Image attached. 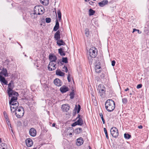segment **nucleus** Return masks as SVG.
<instances>
[{"mask_svg":"<svg viewBox=\"0 0 149 149\" xmlns=\"http://www.w3.org/2000/svg\"><path fill=\"white\" fill-rule=\"evenodd\" d=\"M123 103L124 104H126L127 102V98H124L122 99Z\"/></svg>","mask_w":149,"mask_h":149,"instance_id":"c9c22d12","label":"nucleus"},{"mask_svg":"<svg viewBox=\"0 0 149 149\" xmlns=\"http://www.w3.org/2000/svg\"><path fill=\"white\" fill-rule=\"evenodd\" d=\"M3 114L4 115V117L6 119H7L8 118V116L6 114V112H5V111L3 112Z\"/></svg>","mask_w":149,"mask_h":149,"instance_id":"a19ab883","label":"nucleus"},{"mask_svg":"<svg viewBox=\"0 0 149 149\" xmlns=\"http://www.w3.org/2000/svg\"><path fill=\"white\" fill-rule=\"evenodd\" d=\"M130 95H132V94L131 93H130Z\"/></svg>","mask_w":149,"mask_h":149,"instance_id":"bf43d9fd","label":"nucleus"},{"mask_svg":"<svg viewBox=\"0 0 149 149\" xmlns=\"http://www.w3.org/2000/svg\"><path fill=\"white\" fill-rule=\"evenodd\" d=\"M70 108L68 104H63L62 106V109L64 111H67Z\"/></svg>","mask_w":149,"mask_h":149,"instance_id":"2eb2a0df","label":"nucleus"},{"mask_svg":"<svg viewBox=\"0 0 149 149\" xmlns=\"http://www.w3.org/2000/svg\"><path fill=\"white\" fill-rule=\"evenodd\" d=\"M1 149H7L5 148H3Z\"/></svg>","mask_w":149,"mask_h":149,"instance_id":"5fc2aeb1","label":"nucleus"},{"mask_svg":"<svg viewBox=\"0 0 149 149\" xmlns=\"http://www.w3.org/2000/svg\"><path fill=\"white\" fill-rule=\"evenodd\" d=\"M85 34L86 36L88 37L89 34V30L87 28H86L85 29Z\"/></svg>","mask_w":149,"mask_h":149,"instance_id":"473e14b6","label":"nucleus"},{"mask_svg":"<svg viewBox=\"0 0 149 149\" xmlns=\"http://www.w3.org/2000/svg\"><path fill=\"white\" fill-rule=\"evenodd\" d=\"M0 81L1 82L4 83L5 85L7 84V81L6 80L5 78L2 76H0Z\"/></svg>","mask_w":149,"mask_h":149,"instance_id":"412c9836","label":"nucleus"},{"mask_svg":"<svg viewBox=\"0 0 149 149\" xmlns=\"http://www.w3.org/2000/svg\"><path fill=\"white\" fill-rule=\"evenodd\" d=\"M110 132L112 136L115 138L117 137L118 136V130L116 127H112L110 130Z\"/></svg>","mask_w":149,"mask_h":149,"instance_id":"423d86ee","label":"nucleus"},{"mask_svg":"<svg viewBox=\"0 0 149 149\" xmlns=\"http://www.w3.org/2000/svg\"><path fill=\"white\" fill-rule=\"evenodd\" d=\"M49 59L50 61V62H52L55 63L57 60L56 56H49Z\"/></svg>","mask_w":149,"mask_h":149,"instance_id":"393cba45","label":"nucleus"},{"mask_svg":"<svg viewBox=\"0 0 149 149\" xmlns=\"http://www.w3.org/2000/svg\"><path fill=\"white\" fill-rule=\"evenodd\" d=\"M77 106H76V107H75V109L76 108H77Z\"/></svg>","mask_w":149,"mask_h":149,"instance_id":"6e6d98bb","label":"nucleus"},{"mask_svg":"<svg viewBox=\"0 0 149 149\" xmlns=\"http://www.w3.org/2000/svg\"><path fill=\"white\" fill-rule=\"evenodd\" d=\"M1 74H2L5 77H8V73L7 70L6 69L3 68L1 72Z\"/></svg>","mask_w":149,"mask_h":149,"instance_id":"aec40b11","label":"nucleus"},{"mask_svg":"<svg viewBox=\"0 0 149 149\" xmlns=\"http://www.w3.org/2000/svg\"><path fill=\"white\" fill-rule=\"evenodd\" d=\"M49 56H52V55H51V54H50L49 55Z\"/></svg>","mask_w":149,"mask_h":149,"instance_id":"4d7b16f0","label":"nucleus"},{"mask_svg":"<svg viewBox=\"0 0 149 149\" xmlns=\"http://www.w3.org/2000/svg\"><path fill=\"white\" fill-rule=\"evenodd\" d=\"M82 132V129L81 128H77L75 130V132L76 134H79Z\"/></svg>","mask_w":149,"mask_h":149,"instance_id":"bb28decb","label":"nucleus"},{"mask_svg":"<svg viewBox=\"0 0 149 149\" xmlns=\"http://www.w3.org/2000/svg\"><path fill=\"white\" fill-rule=\"evenodd\" d=\"M138 128L139 129H142L143 128V126L142 125H140L138 126Z\"/></svg>","mask_w":149,"mask_h":149,"instance_id":"de8ad7c7","label":"nucleus"},{"mask_svg":"<svg viewBox=\"0 0 149 149\" xmlns=\"http://www.w3.org/2000/svg\"><path fill=\"white\" fill-rule=\"evenodd\" d=\"M106 109L109 112L112 111L115 108V103L111 99L108 100L106 101L105 104Z\"/></svg>","mask_w":149,"mask_h":149,"instance_id":"f03ea898","label":"nucleus"},{"mask_svg":"<svg viewBox=\"0 0 149 149\" xmlns=\"http://www.w3.org/2000/svg\"><path fill=\"white\" fill-rule=\"evenodd\" d=\"M142 85L141 84H139L137 85L136 88L138 89L142 87Z\"/></svg>","mask_w":149,"mask_h":149,"instance_id":"79ce46f5","label":"nucleus"},{"mask_svg":"<svg viewBox=\"0 0 149 149\" xmlns=\"http://www.w3.org/2000/svg\"><path fill=\"white\" fill-rule=\"evenodd\" d=\"M95 11L91 9H90L89 10V15L90 16H91L94 15L95 13Z\"/></svg>","mask_w":149,"mask_h":149,"instance_id":"c85d7f7f","label":"nucleus"},{"mask_svg":"<svg viewBox=\"0 0 149 149\" xmlns=\"http://www.w3.org/2000/svg\"><path fill=\"white\" fill-rule=\"evenodd\" d=\"M80 108H81V107L80 106V105H78V109H77V113H78L80 111Z\"/></svg>","mask_w":149,"mask_h":149,"instance_id":"c03bdc74","label":"nucleus"},{"mask_svg":"<svg viewBox=\"0 0 149 149\" xmlns=\"http://www.w3.org/2000/svg\"><path fill=\"white\" fill-rule=\"evenodd\" d=\"M26 146L28 147H30L33 145V143L32 140L30 138H28L26 140Z\"/></svg>","mask_w":149,"mask_h":149,"instance_id":"f8f14e48","label":"nucleus"},{"mask_svg":"<svg viewBox=\"0 0 149 149\" xmlns=\"http://www.w3.org/2000/svg\"><path fill=\"white\" fill-rule=\"evenodd\" d=\"M97 49L93 47L90 48L88 51L89 56H96L97 55Z\"/></svg>","mask_w":149,"mask_h":149,"instance_id":"39448f33","label":"nucleus"},{"mask_svg":"<svg viewBox=\"0 0 149 149\" xmlns=\"http://www.w3.org/2000/svg\"><path fill=\"white\" fill-rule=\"evenodd\" d=\"M56 74L57 75L61 76H64L65 74L63 72H62L60 70H57L56 71Z\"/></svg>","mask_w":149,"mask_h":149,"instance_id":"5701e85b","label":"nucleus"},{"mask_svg":"<svg viewBox=\"0 0 149 149\" xmlns=\"http://www.w3.org/2000/svg\"><path fill=\"white\" fill-rule=\"evenodd\" d=\"M93 0L95 1H96V0Z\"/></svg>","mask_w":149,"mask_h":149,"instance_id":"052dcab7","label":"nucleus"},{"mask_svg":"<svg viewBox=\"0 0 149 149\" xmlns=\"http://www.w3.org/2000/svg\"><path fill=\"white\" fill-rule=\"evenodd\" d=\"M116 62L114 60H113L111 62V65L112 66H113L115 65Z\"/></svg>","mask_w":149,"mask_h":149,"instance_id":"37998d69","label":"nucleus"},{"mask_svg":"<svg viewBox=\"0 0 149 149\" xmlns=\"http://www.w3.org/2000/svg\"><path fill=\"white\" fill-rule=\"evenodd\" d=\"M99 115L101 118L103 123L104 124L105 123V120L104 118L102 113H99Z\"/></svg>","mask_w":149,"mask_h":149,"instance_id":"7c9ffc66","label":"nucleus"},{"mask_svg":"<svg viewBox=\"0 0 149 149\" xmlns=\"http://www.w3.org/2000/svg\"><path fill=\"white\" fill-rule=\"evenodd\" d=\"M63 70L65 72H68V70L66 67H65V66H64L63 67Z\"/></svg>","mask_w":149,"mask_h":149,"instance_id":"58836bf2","label":"nucleus"},{"mask_svg":"<svg viewBox=\"0 0 149 149\" xmlns=\"http://www.w3.org/2000/svg\"><path fill=\"white\" fill-rule=\"evenodd\" d=\"M74 93L73 92H71L70 94V98L72 99L74 98Z\"/></svg>","mask_w":149,"mask_h":149,"instance_id":"ea45409f","label":"nucleus"},{"mask_svg":"<svg viewBox=\"0 0 149 149\" xmlns=\"http://www.w3.org/2000/svg\"><path fill=\"white\" fill-rule=\"evenodd\" d=\"M29 133L31 136L34 137L36 134V131L34 128H32L30 130Z\"/></svg>","mask_w":149,"mask_h":149,"instance_id":"9b49d317","label":"nucleus"},{"mask_svg":"<svg viewBox=\"0 0 149 149\" xmlns=\"http://www.w3.org/2000/svg\"><path fill=\"white\" fill-rule=\"evenodd\" d=\"M4 144H4V143H2V144L1 145V146H3V145L4 146Z\"/></svg>","mask_w":149,"mask_h":149,"instance_id":"864d4df0","label":"nucleus"},{"mask_svg":"<svg viewBox=\"0 0 149 149\" xmlns=\"http://www.w3.org/2000/svg\"><path fill=\"white\" fill-rule=\"evenodd\" d=\"M80 115H78V116L76 118V119H78L77 121L73 123L72 125V126H75L76 125H81L83 124V121L82 118H80Z\"/></svg>","mask_w":149,"mask_h":149,"instance_id":"6e6552de","label":"nucleus"},{"mask_svg":"<svg viewBox=\"0 0 149 149\" xmlns=\"http://www.w3.org/2000/svg\"><path fill=\"white\" fill-rule=\"evenodd\" d=\"M88 59L90 63H92L93 60L96 61L98 60V58L96 56H88Z\"/></svg>","mask_w":149,"mask_h":149,"instance_id":"a211bd4d","label":"nucleus"},{"mask_svg":"<svg viewBox=\"0 0 149 149\" xmlns=\"http://www.w3.org/2000/svg\"><path fill=\"white\" fill-rule=\"evenodd\" d=\"M91 0H85V1H86V2H88V1H90Z\"/></svg>","mask_w":149,"mask_h":149,"instance_id":"603ef678","label":"nucleus"},{"mask_svg":"<svg viewBox=\"0 0 149 149\" xmlns=\"http://www.w3.org/2000/svg\"><path fill=\"white\" fill-rule=\"evenodd\" d=\"M62 62L65 63H68L67 58V57L63 58Z\"/></svg>","mask_w":149,"mask_h":149,"instance_id":"e433bc0d","label":"nucleus"},{"mask_svg":"<svg viewBox=\"0 0 149 149\" xmlns=\"http://www.w3.org/2000/svg\"><path fill=\"white\" fill-rule=\"evenodd\" d=\"M12 81H11L8 84V89L7 90L8 94L9 97H17L18 95V93L13 91L12 89V87L11 82Z\"/></svg>","mask_w":149,"mask_h":149,"instance_id":"7ed1b4c3","label":"nucleus"},{"mask_svg":"<svg viewBox=\"0 0 149 149\" xmlns=\"http://www.w3.org/2000/svg\"><path fill=\"white\" fill-rule=\"evenodd\" d=\"M37 14H36L34 12V13L31 14V17L33 19H35L37 17Z\"/></svg>","mask_w":149,"mask_h":149,"instance_id":"72a5a7b5","label":"nucleus"},{"mask_svg":"<svg viewBox=\"0 0 149 149\" xmlns=\"http://www.w3.org/2000/svg\"><path fill=\"white\" fill-rule=\"evenodd\" d=\"M98 89L99 91V92L100 95L102 97H103L105 94V87L103 86L102 87V85H100L99 86Z\"/></svg>","mask_w":149,"mask_h":149,"instance_id":"1a4fd4ad","label":"nucleus"},{"mask_svg":"<svg viewBox=\"0 0 149 149\" xmlns=\"http://www.w3.org/2000/svg\"><path fill=\"white\" fill-rule=\"evenodd\" d=\"M58 46H61V45H65V43L63 42V41L62 40H58L56 42Z\"/></svg>","mask_w":149,"mask_h":149,"instance_id":"b1692460","label":"nucleus"},{"mask_svg":"<svg viewBox=\"0 0 149 149\" xmlns=\"http://www.w3.org/2000/svg\"><path fill=\"white\" fill-rule=\"evenodd\" d=\"M45 21L47 23H49L51 21V19L50 18H46L45 19Z\"/></svg>","mask_w":149,"mask_h":149,"instance_id":"4c0bfd02","label":"nucleus"},{"mask_svg":"<svg viewBox=\"0 0 149 149\" xmlns=\"http://www.w3.org/2000/svg\"><path fill=\"white\" fill-rule=\"evenodd\" d=\"M84 143V140L82 137H80L77 140L76 144L78 146H80L82 145Z\"/></svg>","mask_w":149,"mask_h":149,"instance_id":"ddd939ff","label":"nucleus"},{"mask_svg":"<svg viewBox=\"0 0 149 149\" xmlns=\"http://www.w3.org/2000/svg\"><path fill=\"white\" fill-rule=\"evenodd\" d=\"M40 2L44 5H47L49 3V0H40Z\"/></svg>","mask_w":149,"mask_h":149,"instance_id":"a878e982","label":"nucleus"},{"mask_svg":"<svg viewBox=\"0 0 149 149\" xmlns=\"http://www.w3.org/2000/svg\"><path fill=\"white\" fill-rule=\"evenodd\" d=\"M44 10V8L42 6H36L34 8V12L35 13L40 15L43 13Z\"/></svg>","mask_w":149,"mask_h":149,"instance_id":"20e7f679","label":"nucleus"},{"mask_svg":"<svg viewBox=\"0 0 149 149\" xmlns=\"http://www.w3.org/2000/svg\"><path fill=\"white\" fill-rule=\"evenodd\" d=\"M68 134L70 136L72 135V133L70 132Z\"/></svg>","mask_w":149,"mask_h":149,"instance_id":"3c124183","label":"nucleus"},{"mask_svg":"<svg viewBox=\"0 0 149 149\" xmlns=\"http://www.w3.org/2000/svg\"><path fill=\"white\" fill-rule=\"evenodd\" d=\"M54 38L57 41L60 38V32L59 30L57 31L54 35Z\"/></svg>","mask_w":149,"mask_h":149,"instance_id":"f3484780","label":"nucleus"},{"mask_svg":"<svg viewBox=\"0 0 149 149\" xmlns=\"http://www.w3.org/2000/svg\"><path fill=\"white\" fill-rule=\"evenodd\" d=\"M138 31V33H139V30L138 29H133V33L135 31Z\"/></svg>","mask_w":149,"mask_h":149,"instance_id":"49530a36","label":"nucleus"},{"mask_svg":"<svg viewBox=\"0 0 149 149\" xmlns=\"http://www.w3.org/2000/svg\"><path fill=\"white\" fill-rule=\"evenodd\" d=\"M67 79H68V81L70 82L71 81V80L70 79V75L69 74L68 75V76Z\"/></svg>","mask_w":149,"mask_h":149,"instance_id":"a18cd8bd","label":"nucleus"},{"mask_svg":"<svg viewBox=\"0 0 149 149\" xmlns=\"http://www.w3.org/2000/svg\"><path fill=\"white\" fill-rule=\"evenodd\" d=\"M59 28V24L58 20L56 19V23L55 25L54 26L53 29V30L55 31H56Z\"/></svg>","mask_w":149,"mask_h":149,"instance_id":"4be33fe9","label":"nucleus"},{"mask_svg":"<svg viewBox=\"0 0 149 149\" xmlns=\"http://www.w3.org/2000/svg\"><path fill=\"white\" fill-rule=\"evenodd\" d=\"M55 124L54 123H53L52 125V127H55Z\"/></svg>","mask_w":149,"mask_h":149,"instance_id":"8fccbe9b","label":"nucleus"},{"mask_svg":"<svg viewBox=\"0 0 149 149\" xmlns=\"http://www.w3.org/2000/svg\"><path fill=\"white\" fill-rule=\"evenodd\" d=\"M57 14L59 20L60 21L61 19V14L59 10H57Z\"/></svg>","mask_w":149,"mask_h":149,"instance_id":"cd10ccee","label":"nucleus"},{"mask_svg":"<svg viewBox=\"0 0 149 149\" xmlns=\"http://www.w3.org/2000/svg\"><path fill=\"white\" fill-rule=\"evenodd\" d=\"M124 137L126 139H130L131 137V136L128 134H127L125 133L124 134Z\"/></svg>","mask_w":149,"mask_h":149,"instance_id":"2f4dec72","label":"nucleus"},{"mask_svg":"<svg viewBox=\"0 0 149 149\" xmlns=\"http://www.w3.org/2000/svg\"><path fill=\"white\" fill-rule=\"evenodd\" d=\"M54 84L58 86H60L62 84V82L58 79H55L54 81Z\"/></svg>","mask_w":149,"mask_h":149,"instance_id":"4468645a","label":"nucleus"},{"mask_svg":"<svg viewBox=\"0 0 149 149\" xmlns=\"http://www.w3.org/2000/svg\"><path fill=\"white\" fill-rule=\"evenodd\" d=\"M58 52L61 56H64L65 55V53L63 51V49L62 48H60L58 49Z\"/></svg>","mask_w":149,"mask_h":149,"instance_id":"c756f323","label":"nucleus"},{"mask_svg":"<svg viewBox=\"0 0 149 149\" xmlns=\"http://www.w3.org/2000/svg\"><path fill=\"white\" fill-rule=\"evenodd\" d=\"M104 130L106 135V138L107 139H109V137L108 136L107 132V130L105 128H104Z\"/></svg>","mask_w":149,"mask_h":149,"instance_id":"f704fd0d","label":"nucleus"},{"mask_svg":"<svg viewBox=\"0 0 149 149\" xmlns=\"http://www.w3.org/2000/svg\"><path fill=\"white\" fill-rule=\"evenodd\" d=\"M129 90V89L128 88H127L126 89L125 91H127Z\"/></svg>","mask_w":149,"mask_h":149,"instance_id":"09e8293b","label":"nucleus"},{"mask_svg":"<svg viewBox=\"0 0 149 149\" xmlns=\"http://www.w3.org/2000/svg\"><path fill=\"white\" fill-rule=\"evenodd\" d=\"M68 88L65 86H62L60 88V91L61 92L63 93H65L68 91Z\"/></svg>","mask_w":149,"mask_h":149,"instance_id":"dca6fc26","label":"nucleus"},{"mask_svg":"<svg viewBox=\"0 0 149 149\" xmlns=\"http://www.w3.org/2000/svg\"><path fill=\"white\" fill-rule=\"evenodd\" d=\"M95 72L97 73H100L101 72V70L100 69L101 68V65L100 61L98 60L95 61Z\"/></svg>","mask_w":149,"mask_h":149,"instance_id":"0eeeda50","label":"nucleus"},{"mask_svg":"<svg viewBox=\"0 0 149 149\" xmlns=\"http://www.w3.org/2000/svg\"><path fill=\"white\" fill-rule=\"evenodd\" d=\"M108 3L107 0H104L103 1L99 2L98 4L99 6L101 7H102L104 6L105 5L107 4Z\"/></svg>","mask_w":149,"mask_h":149,"instance_id":"6ab92c4d","label":"nucleus"},{"mask_svg":"<svg viewBox=\"0 0 149 149\" xmlns=\"http://www.w3.org/2000/svg\"><path fill=\"white\" fill-rule=\"evenodd\" d=\"M56 64L55 63L50 62L48 66L49 70L50 71L54 70L56 68Z\"/></svg>","mask_w":149,"mask_h":149,"instance_id":"9d476101","label":"nucleus"},{"mask_svg":"<svg viewBox=\"0 0 149 149\" xmlns=\"http://www.w3.org/2000/svg\"><path fill=\"white\" fill-rule=\"evenodd\" d=\"M1 142V139L0 138V142Z\"/></svg>","mask_w":149,"mask_h":149,"instance_id":"13d9d810","label":"nucleus"},{"mask_svg":"<svg viewBox=\"0 0 149 149\" xmlns=\"http://www.w3.org/2000/svg\"><path fill=\"white\" fill-rule=\"evenodd\" d=\"M17 97H11L9 103L11 112H15L16 116L18 118L22 117L24 113V109L22 107H18L19 103L17 101Z\"/></svg>","mask_w":149,"mask_h":149,"instance_id":"f257e3e1","label":"nucleus"},{"mask_svg":"<svg viewBox=\"0 0 149 149\" xmlns=\"http://www.w3.org/2000/svg\"><path fill=\"white\" fill-rule=\"evenodd\" d=\"M1 76V75H0V76Z\"/></svg>","mask_w":149,"mask_h":149,"instance_id":"680f3d73","label":"nucleus"}]
</instances>
